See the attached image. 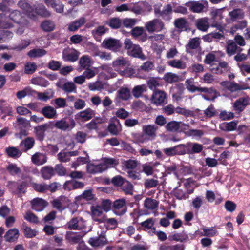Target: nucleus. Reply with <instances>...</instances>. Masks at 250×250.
Wrapping results in <instances>:
<instances>
[{
  "mask_svg": "<svg viewBox=\"0 0 250 250\" xmlns=\"http://www.w3.org/2000/svg\"><path fill=\"white\" fill-rule=\"evenodd\" d=\"M55 27L54 23L50 20H44L41 24V29L45 32H51L54 30Z\"/></svg>",
  "mask_w": 250,
  "mask_h": 250,
  "instance_id": "nucleus-37",
  "label": "nucleus"
},
{
  "mask_svg": "<svg viewBox=\"0 0 250 250\" xmlns=\"http://www.w3.org/2000/svg\"><path fill=\"white\" fill-rule=\"evenodd\" d=\"M50 128L48 123H45L40 125L34 126L33 132L36 139L40 142L44 140L46 136V131Z\"/></svg>",
  "mask_w": 250,
  "mask_h": 250,
  "instance_id": "nucleus-7",
  "label": "nucleus"
},
{
  "mask_svg": "<svg viewBox=\"0 0 250 250\" xmlns=\"http://www.w3.org/2000/svg\"><path fill=\"white\" fill-rule=\"evenodd\" d=\"M176 28L181 30H186L188 26V23L186 19L184 18H178L174 22Z\"/></svg>",
  "mask_w": 250,
  "mask_h": 250,
  "instance_id": "nucleus-39",
  "label": "nucleus"
},
{
  "mask_svg": "<svg viewBox=\"0 0 250 250\" xmlns=\"http://www.w3.org/2000/svg\"><path fill=\"white\" fill-rule=\"evenodd\" d=\"M85 23V18L84 17L80 18L70 23L68 25V29L70 31L74 32L77 31L80 27L84 25Z\"/></svg>",
  "mask_w": 250,
  "mask_h": 250,
  "instance_id": "nucleus-29",
  "label": "nucleus"
},
{
  "mask_svg": "<svg viewBox=\"0 0 250 250\" xmlns=\"http://www.w3.org/2000/svg\"><path fill=\"white\" fill-rule=\"evenodd\" d=\"M6 170L12 176L19 174L21 172V169L17 167V165L12 163L9 164L6 167Z\"/></svg>",
  "mask_w": 250,
  "mask_h": 250,
  "instance_id": "nucleus-52",
  "label": "nucleus"
},
{
  "mask_svg": "<svg viewBox=\"0 0 250 250\" xmlns=\"http://www.w3.org/2000/svg\"><path fill=\"white\" fill-rule=\"evenodd\" d=\"M32 162L37 165H42L47 161L46 156L42 153L37 152L32 156Z\"/></svg>",
  "mask_w": 250,
  "mask_h": 250,
  "instance_id": "nucleus-27",
  "label": "nucleus"
},
{
  "mask_svg": "<svg viewBox=\"0 0 250 250\" xmlns=\"http://www.w3.org/2000/svg\"><path fill=\"white\" fill-rule=\"evenodd\" d=\"M146 28L149 33L160 32L164 29L165 25L161 20L154 19L146 23Z\"/></svg>",
  "mask_w": 250,
  "mask_h": 250,
  "instance_id": "nucleus-5",
  "label": "nucleus"
},
{
  "mask_svg": "<svg viewBox=\"0 0 250 250\" xmlns=\"http://www.w3.org/2000/svg\"><path fill=\"white\" fill-rule=\"evenodd\" d=\"M142 53L141 47L138 45H134L130 51L129 55L136 58H140Z\"/></svg>",
  "mask_w": 250,
  "mask_h": 250,
  "instance_id": "nucleus-64",
  "label": "nucleus"
},
{
  "mask_svg": "<svg viewBox=\"0 0 250 250\" xmlns=\"http://www.w3.org/2000/svg\"><path fill=\"white\" fill-rule=\"evenodd\" d=\"M144 206L149 209H154L158 206V202L151 198H147L144 202Z\"/></svg>",
  "mask_w": 250,
  "mask_h": 250,
  "instance_id": "nucleus-45",
  "label": "nucleus"
},
{
  "mask_svg": "<svg viewBox=\"0 0 250 250\" xmlns=\"http://www.w3.org/2000/svg\"><path fill=\"white\" fill-rule=\"evenodd\" d=\"M249 104V100L247 98L241 97L236 100L233 103V110L236 112H242Z\"/></svg>",
  "mask_w": 250,
  "mask_h": 250,
  "instance_id": "nucleus-14",
  "label": "nucleus"
},
{
  "mask_svg": "<svg viewBox=\"0 0 250 250\" xmlns=\"http://www.w3.org/2000/svg\"><path fill=\"white\" fill-rule=\"evenodd\" d=\"M226 52L229 56H231L237 53H240L243 49L237 46L233 40H229L226 47Z\"/></svg>",
  "mask_w": 250,
  "mask_h": 250,
  "instance_id": "nucleus-15",
  "label": "nucleus"
},
{
  "mask_svg": "<svg viewBox=\"0 0 250 250\" xmlns=\"http://www.w3.org/2000/svg\"><path fill=\"white\" fill-rule=\"evenodd\" d=\"M174 147L176 155H183L188 154L187 143L185 144H181L175 146Z\"/></svg>",
  "mask_w": 250,
  "mask_h": 250,
  "instance_id": "nucleus-56",
  "label": "nucleus"
},
{
  "mask_svg": "<svg viewBox=\"0 0 250 250\" xmlns=\"http://www.w3.org/2000/svg\"><path fill=\"white\" fill-rule=\"evenodd\" d=\"M220 85L231 92H235L238 91L246 90L249 88L246 84H240L234 81H222L221 82Z\"/></svg>",
  "mask_w": 250,
  "mask_h": 250,
  "instance_id": "nucleus-4",
  "label": "nucleus"
},
{
  "mask_svg": "<svg viewBox=\"0 0 250 250\" xmlns=\"http://www.w3.org/2000/svg\"><path fill=\"white\" fill-rule=\"evenodd\" d=\"M187 150L188 154L199 153L203 149V146L202 144L197 143L189 142L187 143Z\"/></svg>",
  "mask_w": 250,
  "mask_h": 250,
  "instance_id": "nucleus-16",
  "label": "nucleus"
},
{
  "mask_svg": "<svg viewBox=\"0 0 250 250\" xmlns=\"http://www.w3.org/2000/svg\"><path fill=\"white\" fill-rule=\"evenodd\" d=\"M24 218L27 221L33 224H38L39 220L38 216L30 211L26 212Z\"/></svg>",
  "mask_w": 250,
  "mask_h": 250,
  "instance_id": "nucleus-48",
  "label": "nucleus"
},
{
  "mask_svg": "<svg viewBox=\"0 0 250 250\" xmlns=\"http://www.w3.org/2000/svg\"><path fill=\"white\" fill-rule=\"evenodd\" d=\"M31 208L36 211H42L48 205V203L42 198H35L30 202Z\"/></svg>",
  "mask_w": 250,
  "mask_h": 250,
  "instance_id": "nucleus-10",
  "label": "nucleus"
},
{
  "mask_svg": "<svg viewBox=\"0 0 250 250\" xmlns=\"http://www.w3.org/2000/svg\"><path fill=\"white\" fill-rule=\"evenodd\" d=\"M21 229L23 230L25 237L26 238H33L37 234V232L35 230L32 229L31 227H28L27 223L25 222L22 223Z\"/></svg>",
  "mask_w": 250,
  "mask_h": 250,
  "instance_id": "nucleus-34",
  "label": "nucleus"
},
{
  "mask_svg": "<svg viewBox=\"0 0 250 250\" xmlns=\"http://www.w3.org/2000/svg\"><path fill=\"white\" fill-rule=\"evenodd\" d=\"M41 174L43 179L49 180L55 175V170L50 166H44L42 168Z\"/></svg>",
  "mask_w": 250,
  "mask_h": 250,
  "instance_id": "nucleus-24",
  "label": "nucleus"
},
{
  "mask_svg": "<svg viewBox=\"0 0 250 250\" xmlns=\"http://www.w3.org/2000/svg\"><path fill=\"white\" fill-rule=\"evenodd\" d=\"M107 168V167L106 165H103L102 164L98 165L89 164L87 166V171L90 174L100 173L105 170Z\"/></svg>",
  "mask_w": 250,
  "mask_h": 250,
  "instance_id": "nucleus-18",
  "label": "nucleus"
},
{
  "mask_svg": "<svg viewBox=\"0 0 250 250\" xmlns=\"http://www.w3.org/2000/svg\"><path fill=\"white\" fill-rule=\"evenodd\" d=\"M172 7L170 4H167L164 6L163 10H155V14H159L163 20L166 21H169L171 19L170 13L172 12Z\"/></svg>",
  "mask_w": 250,
  "mask_h": 250,
  "instance_id": "nucleus-20",
  "label": "nucleus"
},
{
  "mask_svg": "<svg viewBox=\"0 0 250 250\" xmlns=\"http://www.w3.org/2000/svg\"><path fill=\"white\" fill-rule=\"evenodd\" d=\"M103 47L113 51H118L122 46V43L119 40L114 38L104 39L102 43Z\"/></svg>",
  "mask_w": 250,
  "mask_h": 250,
  "instance_id": "nucleus-6",
  "label": "nucleus"
},
{
  "mask_svg": "<svg viewBox=\"0 0 250 250\" xmlns=\"http://www.w3.org/2000/svg\"><path fill=\"white\" fill-rule=\"evenodd\" d=\"M113 210L117 215L124 214L127 210L125 199L122 198L115 200L113 203Z\"/></svg>",
  "mask_w": 250,
  "mask_h": 250,
  "instance_id": "nucleus-8",
  "label": "nucleus"
},
{
  "mask_svg": "<svg viewBox=\"0 0 250 250\" xmlns=\"http://www.w3.org/2000/svg\"><path fill=\"white\" fill-rule=\"evenodd\" d=\"M163 79L166 83H172L178 82L180 80V77L175 73L167 72L165 74Z\"/></svg>",
  "mask_w": 250,
  "mask_h": 250,
  "instance_id": "nucleus-35",
  "label": "nucleus"
},
{
  "mask_svg": "<svg viewBox=\"0 0 250 250\" xmlns=\"http://www.w3.org/2000/svg\"><path fill=\"white\" fill-rule=\"evenodd\" d=\"M200 39L198 37L190 39L186 45V52L190 53L189 49H197L200 46Z\"/></svg>",
  "mask_w": 250,
  "mask_h": 250,
  "instance_id": "nucleus-32",
  "label": "nucleus"
},
{
  "mask_svg": "<svg viewBox=\"0 0 250 250\" xmlns=\"http://www.w3.org/2000/svg\"><path fill=\"white\" fill-rule=\"evenodd\" d=\"M186 88L190 92L194 93L196 91L200 92L201 87H197L194 85L193 79H187L185 81Z\"/></svg>",
  "mask_w": 250,
  "mask_h": 250,
  "instance_id": "nucleus-44",
  "label": "nucleus"
},
{
  "mask_svg": "<svg viewBox=\"0 0 250 250\" xmlns=\"http://www.w3.org/2000/svg\"><path fill=\"white\" fill-rule=\"evenodd\" d=\"M130 96V92L127 88H121L118 91V97L123 100H127Z\"/></svg>",
  "mask_w": 250,
  "mask_h": 250,
  "instance_id": "nucleus-53",
  "label": "nucleus"
},
{
  "mask_svg": "<svg viewBox=\"0 0 250 250\" xmlns=\"http://www.w3.org/2000/svg\"><path fill=\"white\" fill-rule=\"evenodd\" d=\"M37 69V66L35 62H27L24 66V73L26 74H33Z\"/></svg>",
  "mask_w": 250,
  "mask_h": 250,
  "instance_id": "nucleus-55",
  "label": "nucleus"
},
{
  "mask_svg": "<svg viewBox=\"0 0 250 250\" xmlns=\"http://www.w3.org/2000/svg\"><path fill=\"white\" fill-rule=\"evenodd\" d=\"M157 129V127H155L154 125H148L143 127V131L147 135L152 136L155 135Z\"/></svg>",
  "mask_w": 250,
  "mask_h": 250,
  "instance_id": "nucleus-59",
  "label": "nucleus"
},
{
  "mask_svg": "<svg viewBox=\"0 0 250 250\" xmlns=\"http://www.w3.org/2000/svg\"><path fill=\"white\" fill-rule=\"evenodd\" d=\"M186 5L189 7L191 12L197 13L206 12L208 8V3L207 1H202V3L199 1H191L187 2Z\"/></svg>",
  "mask_w": 250,
  "mask_h": 250,
  "instance_id": "nucleus-3",
  "label": "nucleus"
},
{
  "mask_svg": "<svg viewBox=\"0 0 250 250\" xmlns=\"http://www.w3.org/2000/svg\"><path fill=\"white\" fill-rule=\"evenodd\" d=\"M31 83L33 84L43 87L48 86L50 84L49 82L46 79L42 77H37L32 78L31 80Z\"/></svg>",
  "mask_w": 250,
  "mask_h": 250,
  "instance_id": "nucleus-36",
  "label": "nucleus"
},
{
  "mask_svg": "<svg viewBox=\"0 0 250 250\" xmlns=\"http://www.w3.org/2000/svg\"><path fill=\"white\" fill-rule=\"evenodd\" d=\"M205 116L207 118H212L217 114V111L214 105L211 104L207 109L204 111Z\"/></svg>",
  "mask_w": 250,
  "mask_h": 250,
  "instance_id": "nucleus-57",
  "label": "nucleus"
},
{
  "mask_svg": "<svg viewBox=\"0 0 250 250\" xmlns=\"http://www.w3.org/2000/svg\"><path fill=\"white\" fill-rule=\"evenodd\" d=\"M174 88L176 90V92L173 94L172 97H176V99L178 100V98H180V96L184 93L185 90L184 84L181 83L176 84Z\"/></svg>",
  "mask_w": 250,
  "mask_h": 250,
  "instance_id": "nucleus-60",
  "label": "nucleus"
},
{
  "mask_svg": "<svg viewBox=\"0 0 250 250\" xmlns=\"http://www.w3.org/2000/svg\"><path fill=\"white\" fill-rule=\"evenodd\" d=\"M5 152L9 157L17 158L21 155V152L16 147H9L5 149Z\"/></svg>",
  "mask_w": 250,
  "mask_h": 250,
  "instance_id": "nucleus-43",
  "label": "nucleus"
},
{
  "mask_svg": "<svg viewBox=\"0 0 250 250\" xmlns=\"http://www.w3.org/2000/svg\"><path fill=\"white\" fill-rule=\"evenodd\" d=\"M65 239L70 242L76 244L79 242L82 239V236L79 234H75L73 232L69 231L66 232Z\"/></svg>",
  "mask_w": 250,
  "mask_h": 250,
  "instance_id": "nucleus-42",
  "label": "nucleus"
},
{
  "mask_svg": "<svg viewBox=\"0 0 250 250\" xmlns=\"http://www.w3.org/2000/svg\"><path fill=\"white\" fill-rule=\"evenodd\" d=\"M95 115V112L90 108H87L75 115L76 121L86 122L91 120Z\"/></svg>",
  "mask_w": 250,
  "mask_h": 250,
  "instance_id": "nucleus-9",
  "label": "nucleus"
},
{
  "mask_svg": "<svg viewBox=\"0 0 250 250\" xmlns=\"http://www.w3.org/2000/svg\"><path fill=\"white\" fill-rule=\"evenodd\" d=\"M62 89L67 93L76 92V86L73 82H67L62 85Z\"/></svg>",
  "mask_w": 250,
  "mask_h": 250,
  "instance_id": "nucleus-47",
  "label": "nucleus"
},
{
  "mask_svg": "<svg viewBox=\"0 0 250 250\" xmlns=\"http://www.w3.org/2000/svg\"><path fill=\"white\" fill-rule=\"evenodd\" d=\"M19 235V231L16 228L10 229L4 235L5 239L8 242H14L17 240Z\"/></svg>",
  "mask_w": 250,
  "mask_h": 250,
  "instance_id": "nucleus-28",
  "label": "nucleus"
},
{
  "mask_svg": "<svg viewBox=\"0 0 250 250\" xmlns=\"http://www.w3.org/2000/svg\"><path fill=\"white\" fill-rule=\"evenodd\" d=\"M128 61L123 57H120L114 61L112 62V66L114 68V70L117 71H120L121 68L125 67L127 64Z\"/></svg>",
  "mask_w": 250,
  "mask_h": 250,
  "instance_id": "nucleus-30",
  "label": "nucleus"
},
{
  "mask_svg": "<svg viewBox=\"0 0 250 250\" xmlns=\"http://www.w3.org/2000/svg\"><path fill=\"white\" fill-rule=\"evenodd\" d=\"M237 121H232L230 122H224L220 125V129L225 131H232L235 130L237 126Z\"/></svg>",
  "mask_w": 250,
  "mask_h": 250,
  "instance_id": "nucleus-31",
  "label": "nucleus"
},
{
  "mask_svg": "<svg viewBox=\"0 0 250 250\" xmlns=\"http://www.w3.org/2000/svg\"><path fill=\"white\" fill-rule=\"evenodd\" d=\"M17 5L19 7L24 11L25 15L29 18L30 19L31 17H34L33 11L35 5H31L25 0H20Z\"/></svg>",
  "mask_w": 250,
  "mask_h": 250,
  "instance_id": "nucleus-13",
  "label": "nucleus"
},
{
  "mask_svg": "<svg viewBox=\"0 0 250 250\" xmlns=\"http://www.w3.org/2000/svg\"><path fill=\"white\" fill-rule=\"evenodd\" d=\"M88 242L93 247H99L106 244L107 240L104 235L101 234L98 237L90 238Z\"/></svg>",
  "mask_w": 250,
  "mask_h": 250,
  "instance_id": "nucleus-25",
  "label": "nucleus"
},
{
  "mask_svg": "<svg viewBox=\"0 0 250 250\" xmlns=\"http://www.w3.org/2000/svg\"><path fill=\"white\" fill-rule=\"evenodd\" d=\"M13 35V33L9 31L0 30V43L8 42Z\"/></svg>",
  "mask_w": 250,
  "mask_h": 250,
  "instance_id": "nucleus-49",
  "label": "nucleus"
},
{
  "mask_svg": "<svg viewBox=\"0 0 250 250\" xmlns=\"http://www.w3.org/2000/svg\"><path fill=\"white\" fill-rule=\"evenodd\" d=\"M102 120L101 118L93 119L90 122L87 123L85 126L90 130H95L98 128L97 124L101 123Z\"/></svg>",
  "mask_w": 250,
  "mask_h": 250,
  "instance_id": "nucleus-58",
  "label": "nucleus"
},
{
  "mask_svg": "<svg viewBox=\"0 0 250 250\" xmlns=\"http://www.w3.org/2000/svg\"><path fill=\"white\" fill-rule=\"evenodd\" d=\"M75 122L72 117H65L60 120H57L54 126L62 131L70 130L75 126Z\"/></svg>",
  "mask_w": 250,
  "mask_h": 250,
  "instance_id": "nucleus-2",
  "label": "nucleus"
},
{
  "mask_svg": "<svg viewBox=\"0 0 250 250\" xmlns=\"http://www.w3.org/2000/svg\"><path fill=\"white\" fill-rule=\"evenodd\" d=\"M168 65L178 69H184L186 67L185 62L180 60H173L168 62Z\"/></svg>",
  "mask_w": 250,
  "mask_h": 250,
  "instance_id": "nucleus-50",
  "label": "nucleus"
},
{
  "mask_svg": "<svg viewBox=\"0 0 250 250\" xmlns=\"http://www.w3.org/2000/svg\"><path fill=\"white\" fill-rule=\"evenodd\" d=\"M79 53L75 49H73L69 52H62V59L64 61L74 62L79 58Z\"/></svg>",
  "mask_w": 250,
  "mask_h": 250,
  "instance_id": "nucleus-23",
  "label": "nucleus"
},
{
  "mask_svg": "<svg viewBox=\"0 0 250 250\" xmlns=\"http://www.w3.org/2000/svg\"><path fill=\"white\" fill-rule=\"evenodd\" d=\"M33 14L34 17H31V19L35 20L37 16H40L42 17L48 18L51 16V13L46 8L44 5L38 6H34Z\"/></svg>",
  "mask_w": 250,
  "mask_h": 250,
  "instance_id": "nucleus-12",
  "label": "nucleus"
},
{
  "mask_svg": "<svg viewBox=\"0 0 250 250\" xmlns=\"http://www.w3.org/2000/svg\"><path fill=\"white\" fill-rule=\"evenodd\" d=\"M181 123L180 122L170 121L167 124L166 128L167 131L173 132H176L179 129Z\"/></svg>",
  "mask_w": 250,
  "mask_h": 250,
  "instance_id": "nucleus-46",
  "label": "nucleus"
},
{
  "mask_svg": "<svg viewBox=\"0 0 250 250\" xmlns=\"http://www.w3.org/2000/svg\"><path fill=\"white\" fill-rule=\"evenodd\" d=\"M200 92L206 93L211 96V98H208L206 95H203L204 98L207 100H214L217 97V91L213 87H201Z\"/></svg>",
  "mask_w": 250,
  "mask_h": 250,
  "instance_id": "nucleus-33",
  "label": "nucleus"
},
{
  "mask_svg": "<svg viewBox=\"0 0 250 250\" xmlns=\"http://www.w3.org/2000/svg\"><path fill=\"white\" fill-rule=\"evenodd\" d=\"M229 16L232 20H240L243 19L244 13L241 9H235L229 13Z\"/></svg>",
  "mask_w": 250,
  "mask_h": 250,
  "instance_id": "nucleus-40",
  "label": "nucleus"
},
{
  "mask_svg": "<svg viewBox=\"0 0 250 250\" xmlns=\"http://www.w3.org/2000/svg\"><path fill=\"white\" fill-rule=\"evenodd\" d=\"M40 112L47 119H54L57 116L55 108L50 105L42 107Z\"/></svg>",
  "mask_w": 250,
  "mask_h": 250,
  "instance_id": "nucleus-19",
  "label": "nucleus"
},
{
  "mask_svg": "<svg viewBox=\"0 0 250 250\" xmlns=\"http://www.w3.org/2000/svg\"><path fill=\"white\" fill-rule=\"evenodd\" d=\"M79 64L83 69L89 68L91 65L90 57L87 55L83 56L80 59Z\"/></svg>",
  "mask_w": 250,
  "mask_h": 250,
  "instance_id": "nucleus-54",
  "label": "nucleus"
},
{
  "mask_svg": "<svg viewBox=\"0 0 250 250\" xmlns=\"http://www.w3.org/2000/svg\"><path fill=\"white\" fill-rule=\"evenodd\" d=\"M122 23V21L119 18H112L109 20L107 24L112 29H117L121 27Z\"/></svg>",
  "mask_w": 250,
  "mask_h": 250,
  "instance_id": "nucleus-51",
  "label": "nucleus"
},
{
  "mask_svg": "<svg viewBox=\"0 0 250 250\" xmlns=\"http://www.w3.org/2000/svg\"><path fill=\"white\" fill-rule=\"evenodd\" d=\"M11 11V10H10ZM10 21L15 23L20 24L22 21V15L21 12L17 10H12L8 12Z\"/></svg>",
  "mask_w": 250,
  "mask_h": 250,
  "instance_id": "nucleus-26",
  "label": "nucleus"
},
{
  "mask_svg": "<svg viewBox=\"0 0 250 250\" xmlns=\"http://www.w3.org/2000/svg\"><path fill=\"white\" fill-rule=\"evenodd\" d=\"M174 197L178 200H185L188 198V195L181 189H177L174 191Z\"/></svg>",
  "mask_w": 250,
  "mask_h": 250,
  "instance_id": "nucleus-61",
  "label": "nucleus"
},
{
  "mask_svg": "<svg viewBox=\"0 0 250 250\" xmlns=\"http://www.w3.org/2000/svg\"><path fill=\"white\" fill-rule=\"evenodd\" d=\"M31 127L30 121L26 120L25 118L18 117L16 119V124L15 128L19 131L20 137L28 135L29 128Z\"/></svg>",
  "mask_w": 250,
  "mask_h": 250,
  "instance_id": "nucleus-1",
  "label": "nucleus"
},
{
  "mask_svg": "<svg viewBox=\"0 0 250 250\" xmlns=\"http://www.w3.org/2000/svg\"><path fill=\"white\" fill-rule=\"evenodd\" d=\"M46 54V51L43 49L35 48L30 50L27 55L30 58L41 57Z\"/></svg>",
  "mask_w": 250,
  "mask_h": 250,
  "instance_id": "nucleus-41",
  "label": "nucleus"
},
{
  "mask_svg": "<svg viewBox=\"0 0 250 250\" xmlns=\"http://www.w3.org/2000/svg\"><path fill=\"white\" fill-rule=\"evenodd\" d=\"M122 191L126 195H132L133 192V186L128 181L125 180L121 186Z\"/></svg>",
  "mask_w": 250,
  "mask_h": 250,
  "instance_id": "nucleus-38",
  "label": "nucleus"
},
{
  "mask_svg": "<svg viewBox=\"0 0 250 250\" xmlns=\"http://www.w3.org/2000/svg\"><path fill=\"white\" fill-rule=\"evenodd\" d=\"M148 87L151 90H154L159 86L160 83L157 78L151 77L147 82Z\"/></svg>",
  "mask_w": 250,
  "mask_h": 250,
  "instance_id": "nucleus-63",
  "label": "nucleus"
},
{
  "mask_svg": "<svg viewBox=\"0 0 250 250\" xmlns=\"http://www.w3.org/2000/svg\"><path fill=\"white\" fill-rule=\"evenodd\" d=\"M195 26L200 31L203 32L207 31L209 27L208 18L204 17L198 19L195 21Z\"/></svg>",
  "mask_w": 250,
  "mask_h": 250,
  "instance_id": "nucleus-22",
  "label": "nucleus"
},
{
  "mask_svg": "<svg viewBox=\"0 0 250 250\" xmlns=\"http://www.w3.org/2000/svg\"><path fill=\"white\" fill-rule=\"evenodd\" d=\"M91 216L93 220L95 222L99 223L103 222V219L101 218H98L102 215L103 213V209L100 206L97 205L96 206H92L91 207Z\"/></svg>",
  "mask_w": 250,
  "mask_h": 250,
  "instance_id": "nucleus-21",
  "label": "nucleus"
},
{
  "mask_svg": "<svg viewBox=\"0 0 250 250\" xmlns=\"http://www.w3.org/2000/svg\"><path fill=\"white\" fill-rule=\"evenodd\" d=\"M154 225V221L152 218H148L140 223V225L144 228L143 229L145 231L146 230V229H151Z\"/></svg>",
  "mask_w": 250,
  "mask_h": 250,
  "instance_id": "nucleus-62",
  "label": "nucleus"
},
{
  "mask_svg": "<svg viewBox=\"0 0 250 250\" xmlns=\"http://www.w3.org/2000/svg\"><path fill=\"white\" fill-rule=\"evenodd\" d=\"M13 27L8 13H0V28L9 29Z\"/></svg>",
  "mask_w": 250,
  "mask_h": 250,
  "instance_id": "nucleus-17",
  "label": "nucleus"
},
{
  "mask_svg": "<svg viewBox=\"0 0 250 250\" xmlns=\"http://www.w3.org/2000/svg\"><path fill=\"white\" fill-rule=\"evenodd\" d=\"M167 98V94L162 90H155L151 96V103L156 105L161 104L165 103Z\"/></svg>",
  "mask_w": 250,
  "mask_h": 250,
  "instance_id": "nucleus-11",
  "label": "nucleus"
}]
</instances>
